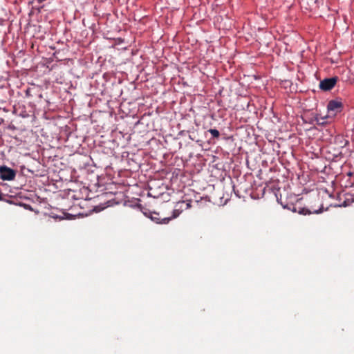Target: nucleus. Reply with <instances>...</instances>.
I'll list each match as a JSON object with an SVG mask.
<instances>
[{"instance_id":"14","label":"nucleus","mask_w":354,"mask_h":354,"mask_svg":"<svg viewBox=\"0 0 354 354\" xmlns=\"http://www.w3.org/2000/svg\"><path fill=\"white\" fill-rule=\"evenodd\" d=\"M38 1V3H41L44 1H45L46 0H37Z\"/></svg>"},{"instance_id":"2","label":"nucleus","mask_w":354,"mask_h":354,"mask_svg":"<svg viewBox=\"0 0 354 354\" xmlns=\"http://www.w3.org/2000/svg\"><path fill=\"white\" fill-rule=\"evenodd\" d=\"M301 10L306 13H311L319 8L318 0H300L299 2Z\"/></svg>"},{"instance_id":"9","label":"nucleus","mask_w":354,"mask_h":354,"mask_svg":"<svg viewBox=\"0 0 354 354\" xmlns=\"http://www.w3.org/2000/svg\"><path fill=\"white\" fill-rule=\"evenodd\" d=\"M208 131L211 133L214 138H218L220 136L219 131L216 129H210L208 130Z\"/></svg>"},{"instance_id":"1","label":"nucleus","mask_w":354,"mask_h":354,"mask_svg":"<svg viewBox=\"0 0 354 354\" xmlns=\"http://www.w3.org/2000/svg\"><path fill=\"white\" fill-rule=\"evenodd\" d=\"M284 207L288 208V209H290L291 211L294 212H298L300 214L303 215H308L311 214H319L322 212V207H320V205L317 207L316 206H310V207H304L300 205V204H296L293 205L291 204L290 205H283Z\"/></svg>"},{"instance_id":"10","label":"nucleus","mask_w":354,"mask_h":354,"mask_svg":"<svg viewBox=\"0 0 354 354\" xmlns=\"http://www.w3.org/2000/svg\"><path fill=\"white\" fill-rule=\"evenodd\" d=\"M353 201H352L351 202H349V201H345L343 202V203L342 205H340V206H344V207H346V206H348L351 205V203L353 202Z\"/></svg>"},{"instance_id":"12","label":"nucleus","mask_w":354,"mask_h":354,"mask_svg":"<svg viewBox=\"0 0 354 354\" xmlns=\"http://www.w3.org/2000/svg\"><path fill=\"white\" fill-rule=\"evenodd\" d=\"M20 115L23 118H27L28 117V114L26 113H20Z\"/></svg>"},{"instance_id":"13","label":"nucleus","mask_w":354,"mask_h":354,"mask_svg":"<svg viewBox=\"0 0 354 354\" xmlns=\"http://www.w3.org/2000/svg\"><path fill=\"white\" fill-rule=\"evenodd\" d=\"M3 200V194L0 192V201Z\"/></svg>"},{"instance_id":"5","label":"nucleus","mask_w":354,"mask_h":354,"mask_svg":"<svg viewBox=\"0 0 354 354\" xmlns=\"http://www.w3.org/2000/svg\"><path fill=\"white\" fill-rule=\"evenodd\" d=\"M337 77L326 78L322 80L319 83V88L322 91H328L331 90L336 84Z\"/></svg>"},{"instance_id":"8","label":"nucleus","mask_w":354,"mask_h":354,"mask_svg":"<svg viewBox=\"0 0 354 354\" xmlns=\"http://www.w3.org/2000/svg\"><path fill=\"white\" fill-rule=\"evenodd\" d=\"M137 207L143 213V214L147 217H149V216L150 215V214L152 212L149 208H147L146 207V205H144L140 203L137 204Z\"/></svg>"},{"instance_id":"15","label":"nucleus","mask_w":354,"mask_h":354,"mask_svg":"<svg viewBox=\"0 0 354 354\" xmlns=\"http://www.w3.org/2000/svg\"><path fill=\"white\" fill-rule=\"evenodd\" d=\"M317 201L319 203L320 198L319 196L317 197Z\"/></svg>"},{"instance_id":"6","label":"nucleus","mask_w":354,"mask_h":354,"mask_svg":"<svg viewBox=\"0 0 354 354\" xmlns=\"http://www.w3.org/2000/svg\"><path fill=\"white\" fill-rule=\"evenodd\" d=\"M342 106L343 104L342 102L333 100L328 102L327 109L329 111L337 113L341 111Z\"/></svg>"},{"instance_id":"4","label":"nucleus","mask_w":354,"mask_h":354,"mask_svg":"<svg viewBox=\"0 0 354 354\" xmlns=\"http://www.w3.org/2000/svg\"><path fill=\"white\" fill-rule=\"evenodd\" d=\"M17 171L6 165L0 166V177L3 180H13Z\"/></svg>"},{"instance_id":"7","label":"nucleus","mask_w":354,"mask_h":354,"mask_svg":"<svg viewBox=\"0 0 354 354\" xmlns=\"http://www.w3.org/2000/svg\"><path fill=\"white\" fill-rule=\"evenodd\" d=\"M148 218H150L152 221L157 223H168L171 220V217L161 218L159 213L152 211Z\"/></svg>"},{"instance_id":"3","label":"nucleus","mask_w":354,"mask_h":354,"mask_svg":"<svg viewBox=\"0 0 354 354\" xmlns=\"http://www.w3.org/2000/svg\"><path fill=\"white\" fill-rule=\"evenodd\" d=\"M192 201H180L176 203L175 207L173 210L171 219L178 217L180 213L184 210L189 209L191 207Z\"/></svg>"},{"instance_id":"11","label":"nucleus","mask_w":354,"mask_h":354,"mask_svg":"<svg viewBox=\"0 0 354 354\" xmlns=\"http://www.w3.org/2000/svg\"><path fill=\"white\" fill-rule=\"evenodd\" d=\"M26 95L27 97H30L31 96V94H30V88H28L26 91Z\"/></svg>"}]
</instances>
